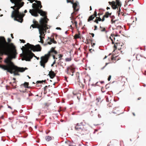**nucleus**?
Masks as SVG:
<instances>
[{"label": "nucleus", "instance_id": "15", "mask_svg": "<svg viewBox=\"0 0 146 146\" xmlns=\"http://www.w3.org/2000/svg\"><path fill=\"white\" fill-rule=\"evenodd\" d=\"M79 3L78 1H76L75 2L72 4V7L73 8L74 11L76 12L79 10V9L77 8L78 5Z\"/></svg>", "mask_w": 146, "mask_h": 146}, {"label": "nucleus", "instance_id": "61", "mask_svg": "<svg viewBox=\"0 0 146 146\" xmlns=\"http://www.w3.org/2000/svg\"><path fill=\"white\" fill-rule=\"evenodd\" d=\"M92 10V7H91V6H90V10Z\"/></svg>", "mask_w": 146, "mask_h": 146}, {"label": "nucleus", "instance_id": "12", "mask_svg": "<svg viewBox=\"0 0 146 146\" xmlns=\"http://www.w3.org/2000/svg\"><path fill=\"white\" fill-rule=\"evenodd\" d=\"M44 19V20L43 22L42 25H43L44 27V30L45 32L46 33V30L48 29V28L47 27V23L48 21V19L47 18H46V17H45V18Z\"/></svg>", "mask_w": 146, "mask_h": 146}, {"label": "nucleus", "instance_id": "2", "mask_svg": "<svg viewBox=\"0 0 146 146\" xmlns=\"http://www.w3.org/2000/svg\"><path fill=\"white\" fill-rule=\"evenodd\" d=\"M55 47H52L48 53L44 56L41 57V60L40 61V64L43 68L45 67V64L48 62L50 56H52L54 59L55 58V54H58L57 52L55 50Z\"/></svg>", "mask_w": 146, "mask_h": 146}, {"label": "nucleus", "instance_id": "27", "mask_svg": "<svg viewBox=\"0 0 146 146\" xmlns=\"http://www.w3.org/2000/svg\"><path fill=\"white\" fill-rule=\"evenodd\" d=\"M79 82V84L80 87L82 88H84L85 86L84 85L80 82Z\"/></svg>", "mask_w": 146, "mask_h": 146}, {"label": "nucleus", "instance_id": "4", "mask_svg": "<svg viewBox=\"0 0 146 146\" xmlns=\"http://www.w3.org/2000/svg\"><path fill=\"white\" fill-rule=\"evenodd\" d=\"M25 46H23L21 48L23 52H26L27 50L31 51L32 50L33 52L40 51L42 49L41 47L39 44L34 46L33 45L30 44L29 43H27L25 45Z\"/></svg>", "mask_w": 146, "mask_h": 146}, {"label": "nucleus", "instance_id": "50", "mask_svg": "<svg viewBox=\"0 0 146 146\" xmlns=\"http://www.w3.org/2000/svg\"><path fill=\"white\" fill-rule=\"evenodd\" d=\"M91 45H92V46H93L95 44V43H94L92 45V40H91Z\"/></svg>", "mask_w": 146, "mask_h": 146}, {"label": "nucleus", "instance_id": "13", "mask_svg": "<svg viewBox=\"0 0 146 146\" xmlns=\"http://www.w3.org/2000/svg\"><path fill=\"white\" fill-rule=\"evenodd\" d=\"M122 43L119 42L115 44L113 46L114 50H115L117 49H118L119 50H121L122 48Z\"/></svg>", "mask_w": 146, "mask_h": 146}, {"label": "nucleus", "instance_id": "29", "mask_svg": "<svg viewBox=\"0 0 146 146\" xmlns=\"http://www.w3.org/2000/svg\"><path fill=\"white\" fill-rule=\"evenodd\" d=\"M12 86L14 87V88H16V82L15 81H14L12 84Z\"/></svg>", "mask_w": 146, "mask_h": 146}, {"label": "nucleus", "instance_id": "17", "mask_svg": "<svg viewBox=\"0 0 146 146\" xmlns=\"http://www.w3.org/2000/svg\"><path fill=\"white\" fill-rule=\"evenodd\" d=\"M116 4L117 5V7H119V9L118 11L117 12V13H118V15L119 16L120 14V12L121 11L120 7L121 5V3L120 1V0H116Z\"/></svg>", "mask_w": 146, "mask_h": 146}, {"label": "nucleus", "instance_id": "34", "mask_svg": "<svg viewBox=\"0 0 146 146\" xmlns=\"http://www.w3.org/2000/svg\"><path fill=\"white\" fill-rule=\"evenodd\" d=\"M46 82V80H42V81H37V83H42L43 82H44V83H45Z\"/></svg>", "mask_w": 146, "mask_h": 146}, {"label": "nucleus", "instance_id": "59", "mask_svg": "<svg viewBox=\"0 0 146 146\" xmlns=\"http://www.w3.org/2000/svg\"><path fill=\"white\" fill-rule=\"evenodd\" d=\"M47 87V86H46L45 87H44V89L45 90L46 89V88Z\"/></svg>", "mask_w": 146, "mask_h": 146}, {"label": "nucleus", "instance_id": "38", "mask_svg": "<svg viewBox=\"0 0 146 146\" xmlns=\"http://www.w3.org/2000/svg\"><path fill=\"white\" fill-rule=\"evenodd\" d=\"M56 60H54V62H53L52 64V65H51V66H53L54 65V64L56 63Z\"/></svg>", "mask_w": 146, "mask_h": 146}, {"label": "nucleus", "instance_id": "41", "mask_svg": "<svg viewBox=\"0 0 146 146\" xmlns=\"http://www.w3.org/2000/svg\"><path fill=\"white\" fill-rule=\"evenodd\" d=\"M20 41H21V42H22L23 43H25V40L23 39V40L20 39Z\"/></svg>", "mask_w": 146, "mask_h": 146}, {"label": "nucleus", "instance_id": "21", "mask_svg": "<svg viewBox=\"0 0 146 146\" xmlns=\"http://www.w3.org/2000/svg\"><path fill=\"white\" fill-rule=\"evenodd\" d=\"M29 82H25L24 83L22 84L21 85L24 86L25 88H30V87L29 86Z\"/></svg>", "mask_w": 146, "mask_h": 146}, {"label": "nucleus", "instance_id": "57", "mask_svg": "<svg viewBox=\"0 0 146 146\" xmlns=\"http://www.w3.org/2000/svg\"><path fill=\"white\" fill-rule=\"evenodd\" d=\"M106 9L107 10L109 9H110V8L109 7H107L106 8Z\"/></svg>", "mask_w": 146, "mask_h": 146}, {"label": "nucleus", "instance_id": "31", "mask_svg": "<svg viewBox=\"0 0 146 146\" xmlns=\"http://www.w3.org/2000/svg\"><path fill=\"white\" fill-rule=\"evenodd\" d=\"M96 101H97L98 103L99 102H101V98L100 97L97 98L96 99Z\"/></svg>", "mask_w": 146, "mask_h": 146}, {"label": "nucleus", "instance_id": "55", "mask_svg": "<svg viewBox=\"0 0 146 146\" xmlns=\"http://www.w3.org/2000/svg\"><path fill=\"white\" fill-rule=\"evenodd\" d=\"M11 37H12V38H14V37H13V34H11Z\"/></svg>", "mask_w": 146, "mask_h": 146}, {"label": "nucleus", "instance_id": "22", "mask_svg": "<svg viewBox=\"0 0 146 146\" xmlns=\"http://www.w3.org/2000/svg\"><path fill=\"white\" fill-rule=\"evenodd\" d=\"M95 17L94 15H91L89 17L88 19V21L89 22L90 21L92 20Z\"/></svg>", "mask_w": 146, "mask_h": 146}, {"label": "nucleus", "instance_id": "53", "mask_svg": "<svg viewBox=\"0 0 146 146\" xmlns=\"http://www.w3.org/2000/svg\"><path fill=\"white\" fill-rule=\"evenodd\" d=\"M11 8L15 10V6L13 7H11Z\"/></svg>", "mask_w": 146, "mask_h": 146}, {"label": "nucleus", "instance_id": "30", "mask_svg": "<svg viewBox=\"0 0 146 146\" xmlns=\"http://www.w3.org/2000/svg\"><path fill=\"white\" fill-rule=\"evenodd\" d=\"M80 38V36L79 35H78V34H76L74 36V38L75 39H77L78 38Z\"/></svg>", "mask_w": 146, "mask_h": 146}, {"label": "nucleus", "instance_id": "37", "mask_svg": "<svg viewBox=\"0 0 146 146\" xmlns=\"http://www.w3.org/2000/svg\"><path fill=\"white\" fill-rule=\"evenodd\" d=\"M44 107L45 108H46L48 107L49 105L48 104V103H45L44 104Z\"/></svg>", "mask_w": 146, "mask_h": 146}, {"label": "nucleus", "instance_id": "48", "mask_svg": "<svg viewBox=\"0 0 146 146\" xmlns=\"http://www.w3.org/2000/svg\"><path fill=\"white\" fill-rule=\"evenodd\" d=\"M94 30H96L97 29V26H94Z\"/></svg>", "mask_w": 146, "mask_h": 146}, {"label": "nucleus", "instance_id": "44", "mask_svg": "<svg viewBox=\"0 0 146 146\" xmlns=\"http://www.w3.org/2000/svg\"><path fill=\"white\" fill-rule=\"evenodd\" d=\"M109 63H106V65H105L103 67V68H102L101 69H103Z\"/></svg>", "mask_w": 146, "mask_h": 146}, {"label": "nucleus", "instance_id": "7", "mask_svg": "<svg viewBox=\"0 0 146 146\" xmlns=\"http://www.w3.org/2000/svg\"><path fill=\"white\" fill-rule=\"evenodd\" d=\"M44 18H41L40 21V24L38 23V21H36L35 19H34L33 21V24L31 25L30 28H31L32 27L33 28H37L39 29L42 26H43L42 24L43 23V22L44 21Z\"/></svg>", "mask_w": 146, "mask_h": 146}, {"label": "nucleus", "instance_id": "58", "mask_svg": "<svg viewBox=\"0 0 146 146\" xmlns=\"http://www.w3.org/2000/svg\"><path fill=\"white\" fill-rule=\"evenodd\" d=\"M27 12V11L26 10H25L24 11V13H26Z\"/></svg>", "mask_w": 146, "mask_h": 146}, {"label": "nucleus", "instance_id": "46", "mask_svg": "<svg viewBox=\"0 0 146 146\" xmlns=\"http://www.w3.org/2000/svg\"><path fill=\"white\" fill-rule=\"evenodd\" d=\"M66 2L67 3H70V2H72L70 0H66Z\"/></svg>", "mask_w": 146, "mask_h": 146}, {"label": "nucleus", "instance_id": "60", "mask_svg": "<svg viewBox=\"0 0 146 146\" xmlns=\"http://www.w3.org/2000/svg\"><path fill=\"white\" fill-rule=\"evenodd\" d=\"M141 97H139V98H138V99H138V100H139L141 99Z\"/></svg>", "mask_w": 146, "mask_h": 146}, {"label": "nucleus", "instance_id": "32", "mask_svg": "<svg viewBox=\"0 0 146 146\" xmlns=\"http://www.w3.org/2000/svg\"><path fill=\"white\" fill-rule=\"evenodd\" d=\"M29 1H30V2L31 3H33V2L35 1L36 3V4H38V2H37V1H38L37 0H28Z\"/></svg>", "mask_w": 146, "mask_h": 146}, {"label": "nucleus", "instance_id": "26", "mask_svg": "<svg viewBox=\"0 0 146 146\" xmlns=\"http://www.w3.org/2000/svg\"><path fill=\"white\" fill-rule=\"evenodd\" d=\"M96 19H97L98 21H103L104 20V18H102V19H101L100 17H96Z\"/></svg>", "mask_w": 146, "mask_h": 146}, {"label": "nucleus", "instance_id": "56", "mask_svg": "<svg viewBox=\"0 0 146 146\" xmlns=\"http://www.w3.org/2000/svg\"><path fill=\"white\" fill-rule=\"evenodd\" d=\"M8 108H9L10 109H12V108H11V107L10 106H8Z\"/></svg>", "mask_w": 146, "mask_h": 146}, {"label": "nucleus", "instance_id": "23", "mask_svg": "<svg viewBox=\"0 0 146 146\" xmlns=\"http://www.w3.org/2000/svg\"><path fill=\"white\" fill-rule=\"evenodd\" d=\"M45 139L47 141H49L52 139V137L51 136H48L45 137Z\"/></svg>", "mask_w": 146, "mask_h": 146}, {"label": "nucleus", "instance_id": "47", "mask_svg": "<svg viewBox=\"0 0 146 146\" xmlns=\"http://www.w3.org/2000/svg\"><path fill=\"white\" fill-rule=\"evenodd\" d=\"M94 51V50L92 49H90L89 51L90 52H92L93 51Z\"/></svg>", "mask_w": 146, "mask_h": 146}, {"label": "nucleus", "instance_id": "6", "mask_svg": "<svg viewBox=\"0 0 146 146\" xmlns=\"http://www.w3.org/2000/svg\"><path fill=\"white\" fill-rule=\"evenodd\" d=\"M23 57L22 59V60L30 61L33 56L36 58L37 60L39 59V58L35 56L31 51H29V50H27L25 52H23Z\"/></svg>", "mask_w": 146, "mask_h": 146}, {"label": "nucleus", "instance_id": "63", "mask_svg": "<svg viewBox=\"0 0 146 146\" xmlns=\"http://www.w3.org/2000/svg\"><path fill=\"white\" fill-rule=\"evenodd\" d=\"M106 101H107V102H109V101L108 100V98H106Z\"/></svg>", "mask_w": 146, "mask_h": 146}, {"label": "nucleus", "instance_id": "36", "mask_svg": "<svg viewBox=\"0 0 146 146\" xmlns=\"http://www.w3.org/2000/svg\"><path fill=\"white\" fill-rule=\"evenodd\" d=\"M40 42L42 43H43L44 41L43 39V37H40Z\"/></svg>", "mask_w": 146, "mask_h": 146}, {"label": "nucleus", "instance_id": "64", "mask_svg": "<svg viewBox=\"0 0 146 146\" xmlns=\"http://www.w3.org/2000/svg\"><path fill=\"white\" fill-rule=\"evenodd\" d=\"M13 79L14 80V81H15L16 80V78H13Z\"/></svg>", "mask_w": 146, "mask_h": 146}, {"label": "nucleus", "instance_id": "20", "mask_svg": "<svg viewBox=\"0 0 146 146\" xmlns=\"http://www.w3.org/2000/svg\"><path fill=\"white\" fill-rule=\"evenodd\" d=\"M111 13H109L108 12H107L105 13V15H104L103 17V18H104L105 19V18H107L109 16H110L111 15Z\"/></svg>", "mask_w": 146, "mask_h": 146}, {"label": "nucleus", "instance_id": "28", "mask_svg": "<svg viewBox=\"0 0 146 146\" xmlns=\"http://www.w3.org/2000/svg\"><path fill=\"white\" fill-rule=\"evenodd\" d=\"M110 17L111 18V22L112 23H115V21L113 20V19H114V18H115V17H114V16H110Z\"/></svg>", "mask_w": 146, "mask_h": 146}, {"label": "nucleus", "instance_id": "8", "mask_svg": "<svg viewBox=\"0 0 146 146\" xmlns=\"http://www.w3.org/2000/svg\"><path fill=\"white\" fill-rule=\"evenodd\" d=\"M75 66L73 64H72L67 68L65 72L68 74L73 76L74 75V72H75Z\"/></svg>", "mask_w": 146, "mask_h": 146}, {"label": "nucleus", "instance_id": "24", "mask_svg": "<svg viewBox=\"0 0 146 146\" xmlns=\"http://www.w3.org/2000/svg\"><path fill=\"white\" fill-rule=\"evenodd\" d=\"M65 146H76L75 145H73L71 144V143L69 141H68L66 143Z\"/></svg>", "mask_w": 146, "mask_h": 146}, {"label": "nucleus", "instance_id": "25", "mask_svg": "<svg viewBox=\"0 0 146 146\" xmlns=\"http://www.w3.org/2000/svg\"><path fill=\"white\" fill-rule=\"evenodd\" d=\"M100 31L102 32L105 31L106 33H107V31H106V29L105 28H104L102 27L101 26H100Z\"/></svg>", "mask_w": 146, "mask_h": 146}, {"label": "nucleus", "instance_id": "45", "mask_svg": "<svg viewBox=\"0 0 146 146\" xmlns=\"http://www.w3.org/2000/svg\"><path fill=\"white\" fill-rule=\"evenodd\" d=\"M7 40H8V42H11V40L10 38H8L7 39Z\"/></svg>", "mask_w": 146, "mask_h": 146}, {"label": "nucleus", "instance_id": "39", "mask_svg": "<svg viewBox=\"0 0 146 146\" xmlns=\"http://www.w3.org/2000/svg\"><path fill=\"white\" fill-rule=\"evenodd\" d=\"M93 15H94V17H96V16H97V12H96V11H95L94 12V14Z\"/></svg>", "mask_w": 146, "mask_h": 146}, {"label": "nucleus", "instance_id": "11", "mask_svg": "<svg viewBox=\"0 0 146 146\" xmlns=\"http://www.w3.org/2000/svg\"><path fill=\"white\" fill-rule=\"evenodd\" d=\"M44 27L43 26H41V27L39 28L38 29L39 33L40 34L39 36L40 37H43V38H44V36L45 33L44 30Z\"/></svg>", "mask_w": 146, "mask_h": 146}, {"label": "nucleus", "instance_id": "35", "mask_svg": "<svg viewBox=\"0 0 146 146\" xmlns=\"http://www.w3.org/2000/svg\"><path fill=\"white\" fill-rule=\"evenodd\" d=\"M59 56L58 58H59V60H60L61 59V58L63 57V55L61 54H59L58 55Z\"/></svg>", "mask_w": 146, "mask_h": 146}, {"label": "nucleus", "instance_id": "9", "mask_svg": "<svg viewBox=\"0 0 146 146\" xmlns=\"http://www.w3.org/2000/svg\"><path fill=\"white\" fill-rule=\"evenodd\" d=\"M117 35H115V34H111L109 37V39L111 40L112 43V44H116L119 42V41L117 37Z\"/></svg>", "mask_w": 146, "mask_h": 146}, {"label": "nucleus", "instance_id": "40", "mask_svg": "<svg viewBox=\"0 0 146 146\" xmlns=\"http://www.w3.org/2000/svg\"><path fill=\"white\" fill-rule=\"evenodd\" d=\"M77 22L76 21H74V25H75V26L76 27H77Z\"/></svg>", "mask_w": 146, "mask_h": 146}, {"label": "nucleus", "instance_id": "33", "mask_svg": "<svg viewBox=\"0 0 146 146\" xmlns=\"http://www.w3.org/2000/svg\"><path fill=\"white\" fill-rule=\"evenodd\" d=\"M65 60L66 62L70 61L71 60V58H65Z\"/></svg>", "mask_w": 146, "mask_h": 146}, {"label": "nucleus", "instance_id": "52", "mask_svg": "<svg viewBox=\"0 0 146 146\" xmlns=\"http://www.w3.org/2000/svg\"><path fill=\"white\" fill-rule=\"evenodd\" d=\"M92 35V37H94V34L93 33H90Z\"/></svg>", "mask_w": 146, "mask_h": 146}, {"label": "nucleus", "instance_id": "49", "mask_svg": "<svg viewBox=\"0 0 146 146\" xmlns=\"http://www.w3.org/2000/svg\"><path fill=\"white\" fill-rule=\"evenodd\" d=\"M71 0V2H70V3L71 4H73V3H74V0Z\"/></svg>", "mask_w": 146, "mask_h": 146}, {"label": "nucleus", "instance_id": "10", "mask_svg": "<svg viewBox=\"0 0 146 146\" xmlns=\"http://www.w3.org/2000/svg\"><path fill=\"white\" fill-rule=\"evenodd\" d=\"M48 44H51L53 43L54 44H56L57 42L54 40V37L53 35H52L50 37H48L46 40Z\"/></svg>", "mask_w": 146, "mask_h": 146}, {"label": "nucleus", "instance_id": "54", "mask_svg": "<svg viewBox=\"0 0 146 146\" xmlns=\"http://www.w3.org/2000/svg\"><path fill=\"white\" fill-rule=\"evenodd\" d=\"M64 80L67 82V78L66 77H64Z\"/></svg>", "mask_w": 146, "mask_h": 146}, {"label": "nucleus", "instance_id": "18", "mask_svg": "<svg viewBox=\"0 0 146 146\" xmlns=\"http://www.w3.org/2000/svg\"><path fill=\"white\" fill-rule=\"evenodd\" d=\"M48 75L51 78H53L56 76V74L54 71L51 70L49 72Z\"/></svg>", "mask_w": 146, "mask_h": 146}, {"label": "nucleus", "instance_id": "42", "mask_svg": "<svg viewBox=\"0 0 146 146\" xmlns=\"http://www.w3.org/2000/svg\"><path fill=\"white\" fill-rule=\"evenodd\" d=\"M111 78V75H110L109 76L108 79V81H109L110 80Z\"/></svg>", "mask_w": 146, "mask_h": 146}, {"label": "nucleus", "instance_id": "14", "mask_svg": "<svg viewBox=\"0 0 146 146\" xmlns=\"http://www.w3.org/2000/svg\"><path fill=\"white\" fill-rule=\"evenodd\" d=\"M108 3L111 5L112 8L114 9H116V8H118V7L117 5L116 4L115 2L114 1H112V2L109 1Z\"/></svg>", "mask_w": 146, "mask_h": 146}, {"label": "nucleus", "instance_id": "62", "mask_svg": "<svg viewBox=\"0 0 146 146\" xmlns=\"http://www.w3.org/2000/svg\"><path fill=\"white\" fill-rule=\"evenodd\" d=\"M144 74L145 75H146V71H145Z\"/></svg>", "mask_w": 146, "mask_h": 146}, {"label": "nucleus", "instance_id": "19", "mask_svg": "<svg viewBox=\"0 0 146 146\" xmlns=\"http://www.w3.org/2000/svg\"><path fill=\"white\" fill-rule=\"evenodd\" d=\"M96 109L93 111H91L90 113V115L91 116H95L98 115V113L96 111Z\"/></svg>", "mask_w": 146, "mask_h": 146}, {"label": "nucleus", "instance_id": "51", "mask_svg": "<svg viewBox=\"0 0 146 146\" xmlns=\"http://www.w3.org/2000/svg\"><path fill=\"white\" fill-rule=\"evenodd\" d=\"M56 29H57V30H61V28H60V27H57Z\"/></svg>", "mask_w": 146, "mask_h": 146}, {"label": "nucleus", "instance_id": "16", "mask_svg": "<svg viewBox=\"0 0 146 146\" xmlns=\"http://www.w3.org/2000/svg\"><path fill=\"white\" fill-rule=\"evenodd\" d=\"M113 112L117 115H119L121 113L120 109L118 107H115L114 108L113 110Z\"/></svg>", "mask_w": 146, "mask_h": 146}, {"label": "nucleus", "instance_id": "43", "mask_svg": "<svg viewBox=\"0 0 146 146\" xmlns=\"http://www.w3.org/2000/svg\"><path fill=\"white\" fill-rule=\"evenodd\" d=\"M94 22H96L97 24H98V21L97 19H96L95 20Z\"/></svg>", "mask_w": 146, "mask_h": 146}, {"label": "nucleus", "instance_id": "1", "mask_svg": "<svg viewBox=\"0 0 146 146\" xmlns=\"http://www.w3.org/2000/svg\"><path fill=\"white\" fill-rule=\"evenodd\" d=\"M37 2L38 3V4L35 3L33 4L32 7L33 9H30L29 13L32 15L34 17H38V13L40 14V15L44 17L43 18H45V17L47 18L46 13L40 9L42 7L41 2L40 1H37Z\"/></svg>", "mask_w": 146, "mask_h": 146}, {"label": "nucleus", "instance_id": "5", "mask_svg": "<svg viewBox=\"0 0 146 146\" xmlns=\"http://www.w3.org/2000/svg\"><path fill=\"white\" fill-rule=\"evenodd\" d=\"M84 125H85V123L83 122L77 123L76 124L75 129L77 135L79 136L84 134L86 131L84 128Z\"/></svg>", "mask_w": 146, "mask_h": 146}, {"label": "nucleus", "instance_id": "3", "mask_svg": "<svg viewBox=\"0 0 146 146\" xmlns=\"http://www.w3.org/2000/svg\"><path fill=\"white\" fill-rule=\"evenodd\" d=\"M23 5H20L18 4L15 5V9L13 11L12 13L11 17L14 18V19L19 22L22 23L23 20V17L25 14H22L19 12V10Z\"/></svg>", "mask_w": 146, "mask_h": 146}]
</instances>
